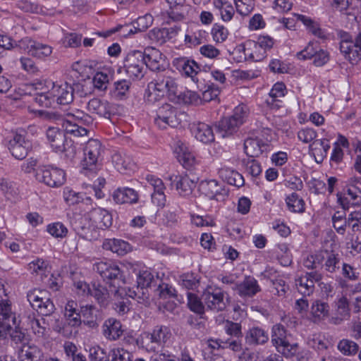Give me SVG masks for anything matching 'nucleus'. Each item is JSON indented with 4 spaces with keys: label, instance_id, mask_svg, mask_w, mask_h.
Returning <instances> with one entry per match:
<instances>
[{
    "label": "nucleus",
    "instance_id": "32",
    "mask_svg": "<svg viewBox=\"0 0 361 361\" xmlns=\"http://www.w3.org/2000/svg\"><path fill=\"white\" fill-rule=\"evenodd\" d=\"M121 323L115 318H109L102 325L103 335L109 338H118L123 333Z\"/></svg>",
    "mask_w": 361,
    "mask_h": 361
},
{
    "label": "nucleus",
    "instance_id": "58",
    "mask_svg": "<svg viewBox=\"0 0 361 361\" xmlns=\"http://www.w3.org/2000/svg\"><path fill=\"white\" fill-rule=\"evenodd\" d=\"M111 75L105 71H100L95 73L92 82L94 87L98 90H104L107 88Z\"/></svg>",
    "mask_w": 361,
    "mask_h": 361
},
{
    "label": "nucleus",
    "instance_id": "38",
    "mask_svg": "<svg viewBox=\"0 0 361 361\" xmlns=\"http://www.w3.org/2000/svg\"><path fill=\"white\" fill-rule=\"evenodd\" d=\"M273 345L279 353L289 357L299 353L300 347L297 343L290 342L289 340H272Z\"/></svg>",
    "mask_w": 361,
    "mask_h": 361
},
{
    "label": "nucleus",
    "instance_id": "27",
    "mask_svg": "<svg viewBox=\"0 0 361 361\" xmlns=\"http://www.w3.org/2000/svg\"><path fill=\"white\" fill-rule=\"evenodd\" d=\"M87 110L99 116L109 118L111 114V106L106 100H101L93 98L89 101L87 105Z\"/></svg>",
    "mask_w": 361,
    "mask_h": 361
},
{
    "label": "nucleus",
    "instance_id": "49",
    "mask_svg": "<svg viewBox=\"0 0 361 361\" xmlns=\"http://www.w3.org/2000/svg\"><path fill=\"white\" fill-rule=\"evenodd\" d=\"M112 162L116 170L120 172H124L128 169H131L133 166L130 158L119 152L113 154Z\"/></svg>",
    "mask_w": 361,
    "mask_h": 361
},
{
    "label": "nucleus",
    "instance_id": "33",
    "mask_svg": "<svg viewBox=\"0 0 361 361\" xmlns=\"http://www.w3.org/2000/svg\"><path fill=\"white\" fill-rule=\"evenodd\" d=\"M102 247L121 256L126 255L130 250V245L128 243L115 238L106 239L103 242Z\"/></svg>",
    "mask_w": 361,
    "mask_h": 361
},
{
    "label": "nucleus",
    "instance_id": "62",
    "mask_svg": "<svg viewBox=\"0 0 361 361\" xmlns=\"http://www.w3.org/2000/svg\"><path fill=\"white\" fill-rule=\"evenodd\" d=\"M157 292L161 300L171 299L176 296V290L167 283L159 284Z\"/></svg>",
    "mask_w": 361,
    "mask_h": 361
},
{
    "label": "nucleus",
    "instance_id": "4",
    "mask_svg": "<svg viewBox=\"0 0 361 361\" xmlns=\"http://www.w3.org/2000/svg\"><path fill=\"white\" fill-rule=\"evenodd\" d=\"M77 303L73 300L68 301L64 310L66 324L61 329L64 337H77L79 330L82 329L80 314L77 311Z\"/></svg>",
    "mask_w": 361,
    "mask_h": 361
},
{
    "label": "nucleus",
    "instance_id": "64",
    "mask_svg": "<svg viewBox=\"0 0 361 361\" xmlns=\"http://www.w3.org/2000/svg\"><path fill=\"white\" fill-rule=\"evenodd\" d=\"M90 361H111L109 360L104 350L99 346H94L90 349Z\"/></svg>",
    "mask_w": 361,
    "mask_h": 361
},
{
    "label": "nucleus",
    "instance_id": "61",
    "mask_svg": "<svg viewBox=\"0 0 361 361\" xmlns=\"http://www.w3.org/2000/svg\"><path fill=\"white\" fill-rule=\"evenodd\" d=\"M322 264V251L308 255L303 261V265L309 269H315Z\"/></svg>",
    "mask_w": 361,
    "mask_h": 361
},
{
    "label": "nucleus",
    "instance_id": "3",
    "mask_svg": "<svg viewBox=\"0 0 361 361\" xmlns=\"http://www.w3.org/2000/svg\"><path fill=\"white\" fill-rule=\"evenodd\" d=\"M340 51L345 59L351 63L361 60V31L353 37L348 32L340 34Z\"/></svg>",
    "mask_w": 361,
    "mask_h": 361
},
{
    "label": "nucleus",
    "instance_id": "21",
    "mask_svg": "<svg viewBox=\"0 0 361 361\" xmlns=\"http://www.w3.org/2000/svg\"><path fill=\"white\" fill-rule=\"evenodd\" d=\"M20 346H19L18 357L20 361H40L42 357V353L39 347L30 342L22 343L23 340H19Z\"/></svg>",
    "mask_w": 361,
    "mask_h": 361
},
{
    "label": "nucleus",
    "instance_id": "55",
    "mask_svg": "<svg viewBox=\"0 0 361 361\" xmlns=\"http://www.w3.org/2000/svg\"><path fill=\"white\" fill-rule=\"evenodd\" d=\"M47 231L56 238H63L67 235L68 232V228L61 222H55L49 224Z\"/></svg>",
    "mask_w": 361,
    "mask_h": 361
},
{
    "label": "nucleus",
    "instance_id": "29",
    "mask_svg": "<svg viewBox=\"0 0 361 361\" xmlns=\"http://www.w3.org/2000/svg\"><path fill=\"white\" fill-rule=\"evenodd\" d=\"M174 153L180 163L185 166H192L195 161V157L190 151L187 145L182 141H177L174 146Z\"/></svg>",
    "mask_w": 361,
    "mask_h": 361
},
{
    "label": "nucleus",
    "instance_id": "17",
    "mask_svg": "<svg viewBox=\"0 0 361 361\" xmlns=\"http://www.w3.org/2000/svg\"><path fill=\"white\" fill-rule=\"evenodd\" d=\"M51 85V94L53 96L54 101L60 105H66L73 101V87L63 82L62 84L49 83Z\"/></svg>",
    "mask_w": 361,
    "mask_h": 361
},
{
    "label": "nucleus",
    "instance_id": "63",
    "mask_svg": "<svg viewBox=\"0 0 361 361\" xmlns=\"http://www.w3.org/2000/svg\"><path fill=\"white\" fill-rule=\"evenodd\" d=\"M35 101L39 106L49 107L51 106L52 103L54 102L53 96L51 94V90L49 92H35Z\"/></svg>",
    "mask_w": 361,
    "mask_h": 361
},
{
    "label": "nucleus",
    "instance_id": "48",
    "mask_svg": "<svg viewBox=\"0 0 361 361\" xmlns=\"http://www.w3.org/2000/svg\"><path fill=\"white\" fill-rule=\"evenodd\" d=\"M195 186V182L188 176H179L176 183V190L182 196L191 194Z\"/></svg>",
    "mask_w": 361,
    "mask_h": 361
},
{
    "label": "nucleus",
    "instance_id": "41",
    "mask_svg": "<svg viewBox=\"0 0 361 361\" xmlns=\"http://www.w3.org/2000/svg\"><path fill=\"white\" fill-rule=\"evenodd\" d=\"M63 198L69 205L76 204L81 201L86 205H92V200L90 197L83 199L81 193L77 192L68 187L63 190Z\"/></svg>",
    "mask_w": 361,
    "mask_h": 361
},
{
    "label": "nucleus",
    "instance_id": "47",
    "mask_svg": "<svg viewBox=\"0 0 361 361\" xmlns=\"http://www.w3.org/2000/svg\"><path fill=\"white\" fill-rule=\"evenodd\" d=\"M329 306L327 303L317 300L313 302L311 307V314L314 322H319L326 317L329 314Z\"/></svg>",
    "mask_w": 361,
    "mask_h": 361
},
{
    "label": "nucleus",
    "instance_id": "18",
    "mask_svg": "<svg viewBox=\"0 0 361 361\" xmlns=\"http://www.w3.org/2000/svg\"><path fill=\"white\" fill-rule=\"evenodd\" d=\"M229 340H203L202 347L204 351H207L209 353L217 355L216 351L226 348H231L233 351H240L242 349L241 340H233L228 342Z\"/></svg>",
    "mask_w": 361,
    "mask_h": 361
},
{
    "label": "nucleus",
    "instance_id": "5",
    "mask_svg": "<svg viewBox=\"0 0 361 361\" xmlns=\"http://www.w3.org/2000/svg\"><path fill=\"white\" fill-rule=\"evenodd\" d=\"M142 51L134 50L129 52L123 61V68L131 79H141L144 77L146 67Z\"/></svg>",
    "mask_w": 361,
    "mask_h": 361
},
{
    "label": "nucleus",
    "instance_id": "43",
    "mask_svg": "<svg viewBox=\"0 0 361 361\" xmlns=\"http://www.w3.org/2000/svg\"><path fill=\"white\" fill-rule=\"evenodd\" d=\"M240 125L231 116L224 118L219 123V130L223 137L229 136L237 132Z\"/></svg>",
    "mask_w": 361,
    "mask_h": 361
},
{
    "label": "nucleus",
    "instance_id": "31",
    "mask_svg": "<svg viewBox=\"0 0 361 361\" xmlns=\"http://www.w3.org/2000/svg\"><path fill=\"white\" fill-rule=\"evenodd\" d=\"M336 317H332L331 321L335 324H338L350 317L349 302L345 295H342L335 301Z\"/></svg>",
    "mask_w": 361,
    "mask_h": 361
},
{
    "label": "nucleus",
    "instance_id": "19",
    "mask_svg": "<svg viewBox=\"0 0 361 361\" xmlns=\"http://www.w3.org/2000/svg\"><path fill=\"white\" fill-rule=\"evenodd\" d=\"M338 202L344 209L351 206L361 205V190L355 185H348L343 193H338Z\"/></svg>",
    "mask_w": 361,
    "mask_h": 361
},
{
    "label": "nucleus",
    "instance_id": "20",
    "mask_svg": "<svg viewBox=\"0 0 361 361\" xmlns=\"http://www.w3.org/2000/svg\"><path fill=\"white\" fill-rule=\"evenodd\" d=\"M94 269L104 280L115 281L122 277L118 266L111 262H99L94 264Z\"/></svg>",
    "mask_w": 361,
    "mask_h": 361
},
{
    "label": "nucleus",
    "instance_id": "24",
    "mask_svg": "<svg viewBox=\"0 0 361 361\" xmlns=\"http://www.w3.org/2000/svg\"><path fill=\"white\" fill-rule=\"evenodd\" d=\"M0 316L4 321L16 323L15 314L12 311L11 302L6 292L5 287H0Z\"/></svg>",
    "mask_w": 361,
    "mask_h": 361
},
{
    "label": "nucleus",
    "instance_id": "6",
    "mask_svg": "<svg viewBox=\"0 0 361 361\" xmlns=\"http://www.w3.org/2000/svg\"><path fill=\"white\" fill-rule=\"evenodd\" d=\"M27 297L32 308L39 314L49 316L54 312V305L48 298L47 291L33 290L27 293Z\"/></svg>",
    "mask_w": 361,
    "mask_h": 361
},
{
    "label": "nucleus",
    "instance_id": "11",
    "mask_svg": "<svg viewBox=\"0 0 361 361\" xmlns=\"http://www.w3.org/2000/svg\"><path fill=\"white\" fill-rule=\"evenodd\" d=\"M7 146L11 154L16 159L22 160L27 155L30 143L25 139L24 135L13 133L8 137Z\"/></svg>",
    "mask_w": 361,
    "mask_h": 361
},
{
    "label": "nucleus",
    "instance_id": "56",
    "mask_svg": "<svg viewBox=\"0 0 361 361\" xmlns=\"http://www.w3.org/2000/svg\"><path fill=\"white\" fill-rule=\"evenodd\" d=\"M49 263L42 258H36L28 264V269L32 274L43 275L46 273Z\"/></svg>",
    "mask_w": 361,
    "mask_h": 361
},
{
    "label": "nucleus",
    "instance_id": "28",
    "mask_svg": "<svg viewBox=\"0 0 361 361\" xmlns=\"http://www.w3.org/2000/svg\"><path fill=\"white\" fill-rule=\"evenodd\" d=\"M73 228L80 237L85 240H91L94 238L92 231L95 228L92 226L88 214L77 219L73 224Z\"/></svg>",
    "mask_w": 361,
    "mask_h": 361
},
{
    "label": "nucleus",
    "instance_id": "9",
    "mask_svg": "<svg viewBox=\"0 0 361 361\" xmlns=\"http://www.w3.org/2000/svg\"><path fill=\"white\" fill-rule=\"evenodd\" d=\"M176 108L169 104H164L157 111L154 123L160 129H166L168 126L175 128L180 123Z\"/></svg>",
    "mask_w": 361,
    "mask_h": 361
},
{
    "label": "nucleus",
    "instance_id": "45",
    "mask_svg": "<svg viewBox=\"0 0 361 361\" xmlns=\"http://www.w3.org/2000/svg\"><path fill=\"white\" fill-rule=\"evenodd\" d=\"M113 290H109L107 288L99 283H93L92 284L90 294L92 295L99 303L104 305L107 303L110 292Z\"/></svg>",
    "mask_w": 361,
    "mask_h": 361
},
{
    "label": "nucleus",
    "instance_id": "40",
    "mask_svg": "<svg viewBox=\"0 0 361 361\" xmlns=\"http://www.w3.org/2000/svg\"><path fill=\"white\" fill-rule=\"evenodd\" d=\"M62 126L67 133L75 137H82L87 135L88 130L85 127H82L80 123L68 118L62 119Z\"/></svg>",
    "mask_w": 361,
    "mask_h": 361
},
{
    "label": "nucleus",
    "instance_id": "42",
    "mask_svg": "<svg viewBox=\"0 0 361 361\" xmlns=\"http://www.w3.org/2000/svg\"><path fill=\"white\" fill-rule=\"evenodd\" d=\"M9 336L11 338H23V334L18 330L16 323L11 325L10 322L4 321L0 318V337L7 338Z\"/></svg>",
    "mask_w": 361,
    "mask_h": 361
},
{
    "label": "nucleus",
    "instance_id": "13",
    "mask_svg": "<svg viewBox=\"0 0 361 361\" xmlns=\"http://www.w3.org/2000/svg\"><path fill=\"white\" fill-rule=\"evenodd\" d=\"M144 61L145 67L152 71H164L167 66L166 56L157 49L148 47L145 49Z\"/></svg>",
    "mask_w": 361,
    "mask_h": 361
},
{
    "label": "nucleus",
    "instance_id": "44",
    "mask_svg": "<svg viewBox=\"0 0 361 361\" xmlns=\"http://www.w3.org/2000/svg\"><path fill=\"white\" fill-rule=\"evenodd\" d=\"M66 118L75 122L89 126L93 123L94 119L89 114L76 108L70 109L66 113Z\"/></svg>",
    "mask_w": 361,
    "mask_h": 361
},
{
    "label": "nucleus",
    "instance_id": "52",
    "mask_svg": "<svg viewBox=\"0 0 361 361\" xmlns=\"http://www.w3.org/2000/svg\"><path fill=\"white\" fill-rule=\"evenodd\" d=\"M97 309L92 306L82 307V314L84 317V324L90 328H94L98 326L96 321Z\"/></svg>",
    "mask_w": 361,
    "mask_h": 361
},
{
    "label": "nucleus",
    "instance_id": "22",
    "mask_svg": "<svg viewBox=\"0 0 361 361\" xmlns=\"http://www.w3.org/2000/svg\"><path fill=\"white\" fill-rule=\"evenodd\" d=\"M236 290L241 297H252L261 290L257 281L252 276H246L243 281L235 285Z\"/></svg>",
    "mask_w": 361,
    "mask_h": 361
},
{
    "label": "nucleus",
    "instance_id": "26",
    "mask_svg": "<svg viewBox=\"0 0 361 361\" xmlns=\"http://www.w3.org/2000/svg\"><path fill=\"white\" fill-rule=\"evenodd\" d=\"M322 267L330 274L337 272L340 269L341 258L338 253L327 250L322 251Z\"/></svg>",
    "mask_w": 361,
    "mask_h": 361
},
{
    "label": "nucleus",
    "instance_id": "46",
    "mask_svg": "<svg viewBox=\"0 0 361 361\" xmlns=\"http://www.w3.org/2000/svg\"><path fill=\"white\" fill-rule=\"evenodd\" d=\"M288 209L294 213L305 212V202L296 192H293L286 198Z\"/></svg>",
    "mask_w": 361,
    "mask_h": 361
},
{
    "label": "nucleus",
    "instance_id": "30",
    "mask_svg": "<svg viewBox=\"0 0 361 361\" xmlns=\"http://www.w3.org/2000/svg\"><path fill=\"white\" fill-rule=\"evenodd\" d=\"M112 197L117 204H133L138 200L137 192L129 188L117 189L114 192Z\"/></svg>",
    "mask_w": 361,
    "mask_h": 361
},
{
    "label": "nucleus",
    "instance_id": "25",
    "mask_svg": "<svg viewBox=\"0 0 361 361\" xmlns=\"http://www.w3.org/2000/svg\"><path fill=\"white\" fill-rule=\"evenodd\" d=\"M192 131L195 138L205 144L212 142L214 140V135L212 127L204 123H194L192 126Z\"/></svg>",
    "mask_w": 361,
    "mask_h": 361
},
{
    "label": "nucleus",
    "instance_id": "23",
    "mask_svg": "<svg viewBox=\"0 0 361 361\" xmlns=\"http://www.w3.org/2000/svg\"><path fill=\"white\" fill-rule=\"evenodd\" d=\"M286 85L283 82H276L270 90L269 97L266 99L267 105L273 109L281 106L282 100L286 93Z\"/></svg>",
    "mask_w": 361,
    "mask_h": 361
},
{
    "label": "nucleus",
    "instance_id": "53",
    "mask_svg": "<svg viewBox=\"0 0 361 361\" xmlns=\"http://www.w3.org/2000/svg\"><path fill=\"white\" fill-rule=\"evenodd\" d=\"M154 279V276L149 270H141L137 274V283L138 292L150 286Z\"/></svg>",
    "mask_w": 361,
    "mask_h": 361
},
{
    "label": "nucleus",
    "instance_id": "60",
    "mask_svg": "<svg viewBox=\"0 0 361 361\" xmlns=\"http://www.w3.org/2000/svg\"><path fill=\"white\" fill-rule=\"evenodd\" d=\"M237 11L242 16H248L255 8V0H235Z\"/></svg>",
    "mask_w": 361,
    "mask_h": 361
},
{
    "label": "nucleus",
    "instance_id": "14",
    "mask_svg": "<svg viewBox=\"0 0 361 361\" xmlns=\"http://www.w3.org/2000/svg\"><path fill=\"white\" fill-rule=\"evenodd\" d=\"M323 274L317 271L307 272L305 274L295 279V286L302 295H310L313 293L315 283L322 281Z\"/></svg>",
    "mask_w": 361,
    "mask_h": 361
},
{
    "label": "nucleus",
    "instance_id": "39",
    "mask_svg": "<svg viewBox=\"0 0 361 361\" xmlns=\"http://www.w3.org/2000/svg\"><path fill=\"white\" fill-rule=\"evenodd\" d=\"M267 149V145L257 138L249 137L244 142L245 154L250 157L260 155Z\"/></svg>",
    "mask_w": 361,
    "mask_h": 361
},
{
    "label": "nucleus",
    "instance_id": "12",
    "mask_svg": "<svg viewBox=\"0 0 361 361\" xmlns=\"http://www.w3.org/2000/svg\"><path fill=\"white\" fill-rule=\"evenodd\" d=\"M198 189L202 195L209 200L221 201L228 195V190L225 187L214 179L201 181Z\"/></svg>",
    "mask_w": 361,
    "mask_h": 361
},
{
    "label": "nucleus",
    "instance_id": "7",
    "mask_svg": "<svg viewBox=\"0 0 361 361\" xmlns=\"http://www.w3.org/2000/svg\"><path fill=\"white\" fill-rule=\"evenodd\" d=\"M102 151V145L98 140H89L84 148V159L82 161V169L96 172Z\"/></svg>",
    "mask_w": 361,
    "mask_h": 361
},
{
    "label": "nucleus",
    "instance_id": "54",
    "mask_svg": "<svg viewBox=\"0 0 361 361\" xmlns=\"http://www.w3.org/2000/svg\"><path fill=\"white\" fill-rule=\"evenodd\" d=\"M333 226L340 234H344L345 228L349 226L348 217H345V214L336 212L332 216Z\"/></svg>",
    "mask_w": 361,
    "mask_h": 361
},
{
    "label": "nucleus",
    "instance_id": "59",
    "mask_svg": "<svg viewBox=\"0 0 361 361\" xmlns=\"http://www.w3.org/2000/svg\"><path fill=\"white\" fill-rule=\"evenodd\" d=\"M109 356L111 357V361H133L131 353L123 348L111 349Z\"/></svg>",
    "mask_w": 361,
    "mask_h": 361
},
{
    "label": "nucleus",
    "instance_id": "16",
    "mask_svg": "<svg viewBox=\"0 0 361 361\" xmlns=\"http://www.w3.org/2000/svg\"><path fill=\"white\" fill-rule=\"evenodd\" d=\"M87 214L93 228L104 230L112 224L111 214L103 208L93 207Z\"/></svg>",
    "mask_w": 361,
    "mask_h": 361
},
{
    "label": "nucleus",
    "instance_id": "35",
    "mask_svg": "<svg viewBox=\"0 0 361 361\" xmlns=\"http://www.w3.org/2000/svg\"><path fill=\"white\" fill-rule=\"evenodd\" d=\"M296 16L298 20L301 21L306 27L309 32L319 39H325L327 38L326 32L321 28L320 25L317 22L302 14H298Z\"/></svg>",
    "mask_w": 361,
    "mask_h": 361
},
{
    "label": "nucleus",
    "instance_id": "37",
    "mask_svg": "<svg viewBox=\"0 0 361 361\" xmlns=\"http://www.w3.org/2000/svg\"><path fill=\"white\" fill-rule=\"evenodd\" d=\"M175 97L172 98L171 102L178 104L198 105L202 104L200 95L197 92L190 90H185L184 92L178 90Z\"/></svg>",
    "mask_w": 361,
    "mask_h": 361
},
{
    "label": "nucleus",
    "instance_id": "57",
    "mask_svg": "<svg viewBox=\"0 0 361 361\" xmlns=\"http://www.w3.org/2000/svg\"><path fill=\"white\" fill-rule=\"evenodd\" d=\"M338 349L345 355H353L357 353L359 346L352 340H340Z\"/></svg>",
    "mask_w": 361,
    "mask_h": 361
},
{
    "label": "nucleus",
    "instance_id": "34",
    "mask_svg": "<svg viewBox=\"0 0 361 361\" xmlns=\"http://www.w3.org/2000/svg\"><path fill=\"white\" fill-rule=\"evenodd\" d=\"M219 176L229 185L240 187L244 184V179L238 171L227 166H223L219 170Z\"/></svg>",
    "mask_w": 361,
    "mask_h": 361
},
{
    "label": "nucleus",
    "instance_id": "8",
    "mask_svg": "<svg viewBox=\"0 0 361 361\" xmlns=\"http://www.w3.org/2000/svg\"><path fill=\"white\" fill-rule=\"evenodd\" d=\"M36 179L51 188H58L64 184L66 173L56 167H42L37 170Z\"/></svg>",
    "mask_w": 361,
    "mask_h": 361
},
{
    "label": "nucleus",
    "instance_id": "15",
    "mask_svg": "<svg viewBox=\"0 0 361 361\" xmlns=\"http://www.w3.org/2000/svg\"><path fill=\"white\" fill-rule=\"evenodd\" d=\"M21 47H23L27 53L39 59H44L52 53V47L48 44L25 38L20 42Z\"/></svg>",
    "mask_w": 361,
    "mask_h": 361
},
{
    "label": "nucleus",
    "instance_id": "51",
    "mask_svg": "<svg viewBox=\"0 0 361 361\" xmlns=\"http://www.w3.org/2000/svg\"><path fill=\"white\" fill-rule=\"evenodd\" d=\"M319 47V46L317 42L310 41L302 51L296 54V57L299 60L311 59L313 58L314 55L316 54Z\"/></svg>",
    "mask_w": 361,
    "mask_h": 361
},
{
    "label": "nucleus",
    "instance_id": "2",
    "mask_svg": "<svg viewBox=\"0 0 361 361\" xmlns=\"http://www.w3.org/2000/svg\"><path fill=\"white\" fill-rule=\"evenodd\" d=\"M46 137L53 152L63 154L69 160L74 159L77 153L76 146L71 140L66 138L63 130L57 127H49Z\"/></svg>",
    "mask_w": 361,
    "mask_h": 361
},
{
    "label": "nucleus",
    "instance_id": "36",
    "mask_svg": "<svg viewBox=\"0 0 361 361\" xmlns=\"http://www.w3.org/2000/svg\"><path fill=\"white\" fill-rule=\"evenodd\" d=\"M245 58L254 61H260L267 56L264 50L258 46L255 41L245 43L243 47Z\"/></svg>",
    "mask_w": 361,
    "mask_h": 361
},
{
    "label": "nucleus",
    "instance_id": "10",
    "mask_svg": "<svg viewBox=\"0 0 361 361\" xmlns=\"http://www.w3.org/2000/svg\"><path fill=\"white\" fill-rule=\"evenodd\" d=\"M202 299L207 309L219 312L226 307L224 293L219 288L208 287L202 294Z\"/></svg>",
    "mask_w": 361,
    "mask_h": 361
},
{
    "label": "nucleus",
    "instance_id": "50",
    "mask_svg": "<svg viewBox=\"0 0 361 361\" xmlns=\"http://www.w3.org/2000/svg\"><path fill=\"white\" fill-rule=\"evenodd\" d=\"M188 295V305L190 310L197 314H203L204 312V307H206L204 304V302L201 298H200L197 295L194 293L188 292L187 293Z\"/></svg>",
    "mask_w": 361,
    "mask_h": 361
},
{
    "label": "nucleus",
    "instance_id": "1",
    "mask_svg": "<svg viewBox=\"0 0 361 361\" xmlns=\"http://www.w3.org/2000/svg\"><path fill=\"white\" fill-rule=\"evenodd\" d=\"M148 90L149 96L152 97L154 94V99L167 96L171 101L172 98H176L175 95L178 93V84L171 71H164L148 84Z\"/></svg>",
    "mask_w": 361,
    "mask_h": 361
}]
</instances>
